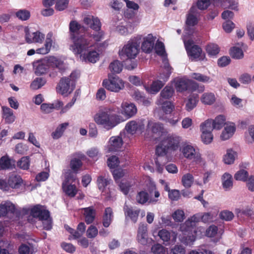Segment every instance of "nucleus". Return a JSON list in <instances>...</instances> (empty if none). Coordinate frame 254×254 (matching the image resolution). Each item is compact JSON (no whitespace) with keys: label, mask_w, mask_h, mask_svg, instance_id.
<instances>
[{"label":"nucleus","mask_w":254,"mask_h":254,"mask_svg":"<svg viewBox=\"0 0 254 254\" xmlns=\"http://www.w3.org/2000/svg\"><path fill=\"white\" fill-rule=\"evenodd\" d=\"M115 112L114 108L105 107L94 115V121L106 130H110L122 122V117Z\"/></svg>","instance_id":"f257e3e1"},{"label":"nucleus","mask_w":254,"mask_h":254,"mask_svg":"<svg viewBox=\"0 0 254 254\" xmlns=\"http://www.w3.org/2000/svg\"><path fill=\"white\" fill-rule=\"evenodd\" d=\"M93 39L83 40L81 44L77 46L79 51H72L75 55H79L81 60L85 62L95 63L99 60L98 42Z\"/></svg>","instance_id":"f03ea898"},{"label":"nucleus","mask_w":254,"mask_h":254,"mask_svg":"<svg viewBox=\"0 0 254 254\" xmlns=\"http://www.w3.org/2000/svg\"><path fill=\"white\" fill-rule=\"evenodd\" d=\"M142 35H138L131 38L119 51V56L121 59H134L139 53V47Z\"/></svg>","instance_id":"7ed1b4c3"},{"label":"nucleus","mask_w":254,"mask_h":254,"mask_svg":"<svg viewBox=\"0 0 254 254\" xmlns=\"http://www.w3.org/2000/svg\"><path fill=\"white\" fill-rule=\"evenodd\" d=\"M217 211L204 213L203 214L197 213L189 218L184 223L180 226V229L183 232L190 230L191 228L196 227L197 223L201 219L204 223H208L213 221L216 217Z\"/></svg>","instance_id":"20e7f679"},{"label":"nucleus","mask_w":254,"mask_h":254,"mask_svg":"<svg viewBox=\"0 0 254 254\" xmlns=\"http://www.w3.org/2000/svg\"><path fill=\"white\" fill-rule=\"evenodd\" d=\"M83 22L94 31L93 33H86L89 39H93L96 42H100L104 39V32L101 30V23L97 17L86 15L84 17Z\"/></svg>","instance_id":"39448f33"},{"label":"nucleus","mask_w":254,"mask_h":254,"mask_svg":"<svg viewBox=\"0 0 254 254\" xmlns=\"http://www.w3.org/2000/svg\"><path fill=\"white\" fill-rule=\"evenodd\" d=\"M30 214L42 222L43 229L50 230L52 227V219L50 213L46 208L41 205H36L31 208Z\"/></svg>","instance_id":"423d86ee"},{"label":"nucleus","mask_w":254,"mask_h":254,"mask_svg":"<svg viewBox=\"0 0 254 254\" xmlns=\"http://www.w3.org/2000/svg\"><path fill=\"white\" fill-rule=\"evenodd\" d=\"M78 76L77 72L73 71L69 77L62 78L57 86V92L64 96L71 93L75 88V81Z\"/></svg>","instance_id":"0eeeda50"},{"label":"nucleus","mask_w":254,"mask_h":254,"mask_svg":"<svg viewBox=\"0 0 254 254\" xmlns=\"http://www.w3.org/2000/svg\"><path fill=\"white\" fill-rule=\"evenodd\" d=\"M180 151L183 156L195 164L203 162V158L199 149L190 143H185L180 148Z\"/></svg>","instance_id":"6e6552de"},{"label":"nucleus","mask_w":254,"mask_h":254,"mask_svg":"<svg viewBox=\"0 0 254 254\" xmlns=\"http://www.w3.org/2000/svg\"><path fill=\"white\" fill-rule=\"evenodd\" d=\"M81 28V25L75 21H72L69 23L70 38L72 42L70 45V50L71 51H79L77 46L81 44L83 40L89 38L86 33L84 36H79Z\"/></svg>","instance_id":"1a4fd4ad"},{"label":"nucleus","mask_w":254,"mask_h":254,"mask_svg":"<svg viewBox=\"0 0 254 254\" xmlns=\"http://www.w3.org/2000/svg\"><path fill=\"white\" fill-rule=\"evenodd\" d=\"M165 62V68L163 69V72L160 74V80L154 81L150 87L147 85L144 86L147 92L151 94H156L157 93L170 77L172 72L171 68L169 64L166 61Z\"/></svg>","instance_id":"9d476101"},{"label":"nucleus","mask_w":254,"mask_h":254,"mask_svg":"<svg viewBox=\"0 0 254 254\" xmlns=\"http://www.w3.org/2000/svg\"><path fill=\"white\" fill-rule=\"evenodd\" d=\"M130 139L125 131L121 132L119 135L110 137L105 147L106 153L117 152L120 150L123 143H128Z\"/></svg>","instance_id":"9b49d317"},{"label":"nucleus","mask_w":254,"mask_h":254,"mask_svg":"<svg viewBox=\"0 0 254 254\" xmlns=\"http://www.w3.org/2000/svg\"><path fill=\"white\" fill-rule=\"evenodd\" d=\"M64 180L62 184V188L65 193L69 197H74L78 190L75 185L72 184L76 180L75 175L68 170L64 173Z\"/></svg>","instance_id":"f8f14e48"},{"label":"nucleus","mask_w":254,"mask_h":254,"mask_svg":"<svg viewBox=\"0 0 254 254\" xmlns=\"http://www.w3.org/2000/svg\"><path fill=\"white\" fill-rule=\"evenodd\" d=\"M200 12L195 5H192L186 15V28L185 30V34L186 37H189L193 33V29L191 27L195 25L198 21Z\"/></svg>","instance_id":"ddd939ff"},{"label":"nucleus","mask_w":254,"mask_h":254,"mask_svg":"<svg viewBox=\"0 0 254 254\" xmlns=\"http://www.w3.org/2000/svg\"><path fill=\"white\" fill-rule=\"evenodd\" d=\"M188 37L184 35L183 39L186 49L190 58L191 60H203L205 55L202 52L201 48L197 45L192 46L193 41L191 39H188Z\"/></svg>","instance_id":"4468645a"},{"label":"nucleus","mask_w":254,"mask_h":254,"mask_svg":"<svg viewBox=\"0 0 254 254\" xmlns=\"http://www.w3.org/2000/svg\"><path fill=\"white\" fill-rule=\"evenodd\" d=\"M151 190H150L149 192L150 195L154 192L155 197H149V194L145 191H140L138 192L136 196V201L138 203L144 204L147 202L148 203H155L157 202V198L160 196V193L157 190L156 186L153 183H151Z\"/></svg>","instance_id":"2eb2a0df"},{"label":"nucleus","mask_w":254,"mask_h":254,"mask_svg":"<svg viewBox=\"0 0 254 254\" xmlns=\"http://www.w3.org/2000/svg\"><path fill=\"white\" fill-rule=\"evenodd\" d=\"M103 86L107 90L114 92H118L125 87V82L118 76L109 75L108 78L103 80Z\"/></svg>","instance_id":"dca6fc26"},{"label":"nucleus","mask_w":254,"mask_h":254,"mask_svg":"<svg viewBox=\"0 0 254 254\" xmlns=\"http://www.w3.org/2000/svg\"><path fill=\"white\" fill-rule=\"evenodd\" d=\"M145 127L144 120H132L127 123L125 130L131 135L135 133L141 134L144 132Z\"/></svg>","instance_id":"f3484780"},{"label":"nucleus","mask_w":254,"mask_h":254,"mask_svg":"<svg viewBox=\"0 0 254 254\" xmlns=\"http://www.w3.org/2000/svg\"><path fill=\"white\" fill-rule=\"evenodd\" d=\"M163 129L164 126L162 123L149 120L148 122L146 129H144V136L146 138L151 139L153 138L154 134H159Z\"/></svg>","instance_id":"a211bd4d"},{"label":"nucleus","mask_w":254,"mask_h":254,"mask_svg":"<svg viewBox=\"0 0 254 254\" xmlns=\"http://www.w3.org/2000/svg\"><path fill=\"white\" fill-rule=\"evenodd\" d=\"M24 33L25 41L28 44H41L45 39V34L39 30L32 31L28 27H25Z\"/></svg>","instance_id":"6ab92c4d"},{"label":"nucleus","mask_w":254,"mask_h":254,"mask_svg":"<svg viewBox=\"0 0 254 254\" xmlns=\"http://www.w3.org/2000/svg\"><path fill=\"white\" fill-rule=\"evenodd\" d=\"M175 88L177 91L183 92L186 90L195 91L198 87V83L192 80L186 78H179L175 80Z\"/></svg>","instance_id":"aec40b11"},{"label":"nucleus","mask_w":254,"mask_h":254,"mask_svg":"<svg viewBox=\"0 0 254 254\" xmlns=\"http://www.w3.org/2000/svg\"><path fill=\"white\" fill-rule=\"evenodd\" d=\"M16 210L15 205L10 201H5L0 204V217L11 218Z\"/></svg>","instance_id":"412c9836"},{"label":"nucleus","mask_w":254,"mask_h":254,"mask_svg":"<svg viewBox=\"0 0 254 254\" xmlns=\"http://www.w3.org/2000/svg\"><path fill=\"white\" fill-rule=\"evenodd\" d=\"M156 39V37L153 36L151 34H147L145 36H142L141 40H142L141 46L142 51L145 53H150L154 49Z\"/></svg>","instance_id":"4be33fe9"},{"label":"nucleus","mask_w":254,"mask_h":254,"mask_svg":"<svg viewBox=\"0 0 254 254\" xmlns=\"http://www.w3.org/2000/svg\"><path fill=\"white\" fill-rule=\"evenodd\" d=\"M55 43V38L52 32H49L46 37L44 46L36 50L37 54L45 55L49 53Z\"/></svg>","instance_id":"5701e85b"},{"label":"nucleus","mask_w":254,"mask_h":254,"mask_svg":"<svg viewBox=\"0 0 254 254\" xmlns=\"http://www.w3.org/2000/svg\"><path fill=\"white\" fill-rule=\"evenodd\" d=\"M32 65L34 73L37 75L45 74L49 68L46 58L34 62Z\"/></svg>","instance_id":"b1692460"},{"label":"nucleus","mask_w":254,"mask_h":254,"mask_svg":"<svg viewBox=\"0 0 254 254\" xmlns=\"http://www.w3.org/2000/svg\"><path fill=\"white\" fill-rule=\"evenodd\" d=\"M137 240L140 244L143 245H146L152 241V239L148 237L147 226L146 224H140L139 225L137 231Z\"/></svg>","instance_id":"393cba45"},{"label":"nucleus","mask_w":254,"mask_h":254,"mask_svg":"<svg viewBox=\"0 0 254 254\" xmlns=\"http://www.w3.org/2000/svg\"><path fill=\"white\" fill-rule=\"evenodd\" d=\"M181 141V137L172 135L163 140V144H166L169 150H176L179 148Z\"/></svg>","instance_id":"a878e982"},{"label":"nucleus","mask_w":254,"mask_h":254,"mask_svg":"<svg viewBox=\"0 0 254 254\" xmlns=\"http://www.w3.org/2000/svg\"><path fill=\"white\" fill-rule=\"evenodd\" d=\"M137 113V108L133 103L124 102L121 105V113L129 119L134 116Z\"/></svg>","instance_id":"bb28decb"},{"label":"nucleus","mask_w":254,"mask_h":254,"mask_svg":"<svg viewBox=\"0 0 254 254\" xmlns=\"http://www.w3.org/2000/svg\"><path fill=\"white\" fill-rule=\"evenodd\" d=\"M114 25L116 27V31L122 35H127L132 32L131 25L125 20H121Z\"/></svg>","instance_id":"cd10ccee"},{"label":"nucleus","mask_w":254,"mask_h":254,"mask_svg":"<svg viewBox=\"0 0 254 254\" xmlns=\"http://www.w3.org/2000/svg\"><path fill=\"white\" fill-rule=\"evenodd\" d=\"M49 67L57 68L60 71H63L66 68V65L60 59L50 56L46 58Z\"/></svg>","instance_id":"c85d7f7f"},{"label":"nucleus","mask_w":254,"mask_h":254,"mask_svg":"<svg viewBox=\"0 0 254 254\" xmlns=\"http://www.w3.org/2000/svg\"><path fill=\"white\" fill-rule=\"evenodd\" d=\"M236 127L234 123L229 122L225 124V126L223 130L220 138L223 140H226L231 138L236 131Z\"/></svg>","instance_id":"c756f323"},{"label":"nucleus","mask_w":254,"mask_h":254,"mask_svg":"<svg viewBox=\"0 0 254 254\" xmlns=\"http://www.w3.org/2000/svg\"><path fill=\"white\" fill-rule=\"evenodd\" d=\"M194 228L186 232L180 230L182 232L183 235L179 236V239L182 243L186 245H191L193 244L196 239L194 234L192 233V230ZM180 230L181 229H180Z\"/></svg>","instance_id":"7c9ffc66"},{"label":"nucleus","mask_w":254,"mask_h":254,"mask_svg":"<svg viewBox=\"0 0 254 254\" xmlns=\"http://www.w3.org/2000/svg\"><path fill=\"white\" fill-rule=\"evenodd\" d=\"M216 5L224 8H229L232 10L238 11V2L236 0H215Z\"/></svg>","instance_id":"2f4dec72"},{"label":"nucleus","mask_w":254,"mask_h":254,"mask_svg":"<svg viewBox=\"0 0 254 254\" xmlns=\"http://www.w3.org/2000/svg\"><path fill=\"white\" fill-rule=\"evenodd\" d=\"M22 182V179L19 175L15 173H12L9 177L7 183L8 187L13 189H17L21 186Z\"/></svg>","instance_id":"473e14b6"},{"label":"nucleus","mask_w":254,"mask_h":254,"mask_svg":"<svg viewBox=\"0 0 254 254\" xmlns=\"http://www.w3.org/2000/svg\"><path fill=\"white\" fill-rule=\"evenodd\" d=\"M197 94L192 93L190 94L186 101L185 108L187 111L192 110L197 105L198 100Z\"/></svg>","instance_id":"72a5a7b5"},{"label":"nucleus","mask_w":254,"mask_h":254,"mask_svg":"<svg viewBox=\"0 0 254 254\" xmlns=\"http://www.w3.org/2000/svg\"><path fill=\"white\" fill-rule=\"evenodd\" d=\"M124 210L126 216L129 217L134 223L137 221L140 211L139 209H133L125 204L124 207Z\"/></svg>","instance_id":"f704fd0d"},{"label":"nucleus","mask_w":254,"mask_h":254,"mask_svg":"<svg viewBox=\"0 0 254 254\" xmlns=\"http://www.w3.org/2000/svg\"><path fill=\"white\" fill-rule=\"evenodd\" d=\"M222 185L223 189L227 191L230 190L233 187L232 176L227 173H225L221 177Z\"/></svg>","instance_id":"c9c22d12"},{"label":"nucleus","mask_w":254,"mask_h":254,"mask_svg":"<svg viewBox=\"0 0 254 254\" xmlns=\"http://www.w3.org/2000/svg\"><path fill=\"white\" fill-rule=\"evenodd\" d=\"M236 157V152L231 148L228 149L223 156V161L226 164L231 165L234 163Z\"/></svg>","instance_id":"e433bc0d"},{"label":"nucleus","mask_w":254,"mask_h":254,"mask_svg":"<svg viewBox=\"0 0 254 254\" xmlns=\"http://www.w3.org/2000/svg\"><path fill=\"white\" fill-rule=\"evenodd\" d=\"M2 118L7 124H11L15 121V117L13 111L7 107H2Z\"/></svg>","instance_id":"4c0bfd02"},{"label":"nucleus","mask_w":254,"mask_h":254,"mask_svg":"<svg viewBox=\"0 0 254 254\" xmlns=\"http://www.w3.org/2000/svg\"><path fill=\"white\" fill-rule=\"evenodd\" d=\"M84 211L83 215L85 217V221L87 224L92 223L95 217V210L93 207H88L82 209Z\"/></svg>","instance_id":"58836bf2"},{"label":"nucleus","mask_w":254,"mask_h":254,"mask_svg":"<svg viewBox=\"0 0 254 254\" xmlns=\"http://www.w3.org/2000/svg\"><path fill=\"white\" fill-rule=\"evenodd\" d=\"M64 227L66 230L72 235L74 238L80 237L85 230V225L83 222H81L78 224L77 226V231H75L67 225H65Z\"/></svg>","instance_id":"ea45409f"},{"label":"nucleus","mask_w":254,"mask_h":254,"mask_svg":"<svg viewBox=\"0 0 254 254\" xmlns=\"http://www.w3.org/2000/svg\"><path fill=\"white\" fill-rule=\"evenodd\" d=\"M154 49L156 53L159 56H161L163 58V68H165V61L168 62V60L166 57V52L165 51V46L164 44L160 41H157L156 43L155 46H154Z\"/></svg>","instance_id":"a19ab883"},{"label":"nucleus","mask_w":254,"mask_h":254,"mask_svg":"<svg viewBox=\"0 0 254 254\" xmlns=\"http://www.w3.org/2000/svg\"><path fill=\"white\" fill-rule=\"evenodd\" d=\"M156 104L158 105H162V109L166 114L171 113L174 109V106L171 102L167 100L164 101L162 99H158Z\"/></svg>","instance_id":"79ce46f5"},{"label":"nucleus","mask_w":254,"mask_h":254,"mask_svg":"<svg viewBox=\"0 0 254 254\" xmlns=\"http://www.w3.org/2000/svg\"><path fill=\"white\" fill-rule=\"evenodd\" d=\"M69 124L68 123H64L60 124L53 131L51 135L54 139H57L60 138L63 134L65 130L68 126Z\"/></svg>","instance_id":"37998d69"},{"label":"nucleus","mask_w":254,"mask_h":254,"mask_svg":"<svg viewBox=\"0 0 254 254\" xmlns=\"http://www.w3.org/2000/svg\"><path fill=\"white\" fill-rule=\"evenodd\" d=\"M216 100L215 95L211 92L203 93L200 98L201 102L205 105H210L213 104Z\"/></svg>","instance_id":"c03bdc74"},{"label":"nucleus","mask_w":254,"mask_h":254,"mask_svg":"<svg viewBox=\"0 0 254 254\" xmlns=\"http://www.w3.org/2000/svg\"><path fill=\"white\" fill-rule=\"evenodd\" d=\"M190 77L193 79L204 83H209L212 81V79L210 77L200 73H192Z\"/></svg>","instance_id":"a18cd8bd"},{"label":"nucleus","mask_w":254,"mask_h":254,"mask_svg":"<svg viewBox=\"0 0 254 254\" xmlns=\"http://www.w3.org/2000/svg\"><path fill=\"white\" fill-rule=\"evenodd\" d=\"M111 179L108 177H106L100 176L98 177L97 183L99 189L102 191L104 192L106 190V189L108 186L110 184Z\"/></svg>","instance_id":"49530a36"},{"label":"nucleus","mask_w":254,"mask_h":254,"mask_svg":"<svg viewBox=\"0 0 254 254\" xmlns=\"http://www.w3.org/2000/svg\"><path fill=\"white\" fill-rule=\"evenodd\" d=\"M113 217V211L110 207L105 209L103 216V224L105 227H108L110 225Z\"/></svg>","instance_id":"de8ad7c7"},{"label":"nucleus","mask_w":254,"mask_h":254,"mask_svg":"<svg viewBox=\"0 0 254 254\" xmlns=\"http://www.w3.org/2000/svg\"><path fill=\"white\" fill-rule=\"evenodd\" d=\"M169 150V149L166 144H163L162 140L156 147V154L158 155L157 157H161V159H165L166 160V157L164 156L167 154Z\"/></svg>","instance_id":"09e8293b"},{"label":"nucleus","mask_w":254,"mask_h":254,"mask_svg":"<svg viewBox=\"0 0 254 254\" xmlns=\"http://www.w3.org/2000/svg\"><path fill=\"white\" fill-rule=\"evenodd\" d=\"M46 83V80L43 77H36L31 82L30 87L32 90H37L43 87Z\"/></svg>","instance_id":"8fccbe9b"},{"label":"nucleus","mask_w":254,"mask_h":254,"mask_svg":"<svg viewBox=\"0 0 254 254\" xmlns=\"http://www.w3.org/2000/svg\"><path fill=\"white\" fill-rule=\"evenodd\" d=\"M174 91L172 87L166 86L161 91L159 99L162 100L169 99L172 97Z\"/></svg>","instance_id":"3c124183"},{"label":"nucleus","mask_w":254,"mask_h":254,"mask_svg":"<svg viewBox=\"0 0 254 254\" xmlns=\"http://www.w3.org/2000/svg\"><path fill=\"white\" fill-rule=\"evenodd\" d=\"M157 235L165 245H167L166 243H169L171 240V232L165 229L159 231Z\"/></svg>","instance_id":"603ef678"},{"label":"nucleus","mask_w":254,"mask_h":254,"mask_svg":"<svg viewBox=\"0 0 254 254\" xmlns=\"http://www.w3.org/2000/svg\"><path fill=\"white\" fill-rule=\"evenodd\" d=\"M200 129L201 132H212L213 129H214L212 120H207L201 123Z\"/></svg>","instance_id":"864d4df0"},{"label":"nucleus","mask_w":254,"mask_h":254,"mask_svg":"<svg viewBox=\"0 0 254 254\" xmlns=\"http://www.w3.org/2000/svg\"><path fill=\"white\" fill-rule=\"evenodd\" d=\"M214 129H220L222 127L226 121V117L222 115L217 116L214 120H212Z\"/></svg>","instance_id":"5fc2aeb1"},{"label":"nucleus","mask_w":254,"mask_h":254,"mask_svg":"<svg viewBox=\"0 0 254 254\" xmlns=\"http://www.w3.org/2000/svg\"><path fill=\"white\" fill-rule=\"evenodd\" d=\"M193 177L190 173L184 175L182 178V183L186 188H190L193 184Z\"/></svg>","instance_id":"6e6d98bb"},{"label":"nucleus","mask_w":254,"mask_h":254,"mask_svg":"<svg viewBox=\"0 0 254 254\" xmlns=\"http://www.w3.org/2000/svg\"><path fill=\"white\" fill-rule=\"evenodd\" d=\"M123 64L118 60L114 61L109 65L110 71L113 73H119L123 69Z\"/></svg>","instance_id":"4d7b16f0"},{"label":"nucleus","mask_w":254,"mask_h":254,"mask_svg":"<svg viewBox=\"0 0 254 254\" xmlns=\"http://www.w3.org/2000/svg\"><path fill=\"white\" fill-rule=\"evenodd\" d=\"M82 163L81 160L77 158H73L72 159L70 163V166L73 172L70 171L71 173L74 174L76 176V173L78 171L81 167Z\"/></svg>","instance_id":"13d9d810"},{"label":"nucleus","mask_w":254,"mask_h":254,"mask_svg":"<svg viewBox=\"0 0 254 254\" xmlns=\"http://www.w3.org/2000/svg\"><path fill=\"white\" fill-rule=\"evenodd\" d=\"M12 166L11 160L7 156H4L0 159V168L1 169H8Z\"/></svg>","instance_id":"bf43d9fd"},{"label":"nucleus","mask_w":254,"mask_h":254,"mask_svg":"<svg viewBox=\"0 0 254 254\" xmlns=\"http://www.w3.org/2000/svg\"><path fill=\"white\" fill-rule=\"evenodd\" d=\"M172 217L176 222H181L185 218L184 211L182 209H177L172 214Z\"/></svg>","instance_id":"052dcab7"},{"label":"nucleus","mask_w":254,"mask_h":254,"mask_svg":"<svg viewBox=\"0 0 254 254\" xmlns=\"http://www.w3.org/2000/svg\"><path fill=\"white\" fill-rule=\"evenodd\" d=\"M230 101L231 104L237 109H240L243 107V100L238 97L235 95L230 96Z\"/></svg>","instance_id":"680f3d73"},{"label":"nucleus","mask_w":254,"mask_h":254,"mask_svg":"<svg viewBox=\"0 0 254 254\" xmlns=\"http://www.w3.org/2000/svg\"><path fill=\"white\" fill-rule=\"evenodd\" d=\"M206 51L210 56H215L219 52L218 46L215 44H209L206 47Z\"/></svg>","instance_id":"e2e57ef3"},{"label":"nucleus","mask_w":254,"mask_h":254,"mask_svg":"<svg viewBox=\"0 0 254 254\" xmlns=\"http://www.w3.org/2000/svg\"><path fill=\"white\" fill-rule=\"evenodd\" d=\"M87 155L91 158L97 160L101 156V153L97 147H92L86 152Z\"/></svg>","instance_id":"0e129e2a"},{"label":"nucleus","mask_w":254,"mask_h":254,"mask_svg":"<svg viewBox=\"0 0 254 254\" xmlns=\"http://www.w3.org/2000/svg\"><path fill=\"white\" fill-rule=\"evenodd\" d=\"M248 172L245 170H240L237 172L235 175L234 178L237 181H241L245 182L248 177Z\"/></svg>","instance_id":"69168bd1"},{"label":"nucleus","mask_w":254,"mask_h":254,"mask_svg":"<svg viewBox=\"0 0 254 254\" xmlns=\"http://www.w3.org/2000/svg\"><path fill=\"white\" fill-rule=\"evenodd\" d=\"M245 140L248 143L254 142V126L249 127L248 132L245 133Z\"/></svg>","instance_id":"338daca9"},{"label":"nucleus","mask_w":254,"mask_h":254,"mask_svg":"<svg viewBox=\"0 0 254 254\" xmlns=\"http://www.w3.org/2000/svg\"><path fill=\"white\" fill-rule=\"evenodd\" d=\"M18 252L19 254H34L33 248L25 244H22L19 247Z\"/></svg>","instance_id":"774afa93"}]
</instances>
